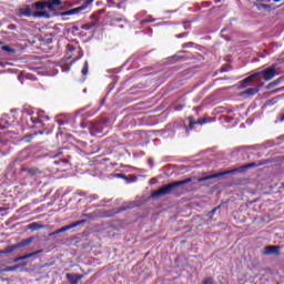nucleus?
Returning a JSON list of instances; mask_svg holds the SVG:
<instances>
[{"instance_id": "obj_1", "label": "nucleus", "mask_w": 284, "mask_h": 284, "mask_svg": "<svg viewBox=\"0 0 284 284\" xmlns=\"http://www.w3.org/2000/svg\"><path fill=\"white\" fill-rule=\"evenodd\" d=\"M62 2L61 0H44V1H37L32 3V6H24L19 8L17 11L18 17H33V19H51L52 14H57L59 12V8H61Z\"/></svg>"}, {"instance_id": "obj_2", "label": "nucleus", "mask_w": 284, "mask_h": 284, "mask_svg": "<svg viewBox=\"0 0 284 284\" xmlns=\"http://www.w3.org/2000/svg\"><path fill=\"white\" fill-rule=\"evenodd\" d=\"M21 122L27 128H43V115L32 108H26L22 110Z\"/></svg>"}, {"instance_id": "obj_3", "label": "nucleus", "mask_w": 284, "mask_h": 284, "mask_svg": "<svg viewBox=\"0 0 284 284\" xmlns=\"http://www.w3.org/2000/svg\"><path fill=\"white\" fill-rule=\"evenodd\" d=\"M258 165H261V164H256V162H252L246 165H242L240 168H235V169L226 170V171H223L220 173L202 176L197 181H199V183H205V181H211V179H219V178L225 176L227 174H234V172H246L247 170H250L252 168H258Z\"/></svg>"}, {"instance_id": "obj_4", "label": "nucleus", "mask_w": 284, "mask_h": 284, "mask_svg": "<svg viewBox=\"0 0 284 284\" xmlns=\"http://www.w3.org/2000/svg\"><path fill=\"white\" fill-rule=\"evenodd\" d=\"M191 181H192V179H186V180L169 183V184L160 187L159 190L153 191L151 193V196L153 199H156L158 196H166V194H172V192H174V190H176V187H181V185H186V183H190Z\"/></svg>"}, {"instance_id": "obj_5", "label": "nucleus", "mask_w": 284, "mask_h": 284, "mask_svg": "<svg viewBox=\"0 0 284 284\" xmlns=\"http://www.w3.org/2000/svg\"><path fill=\"white\" fill-rule=\"evenodd\" d=\"M205 123H207V118L194 120V116H187L183 120L185 132H192V130H194V125H205Z\"/></svg>"}, {"instance_id": "obj_6", "label": "nucleus", "mask_w": 284, "mask_h": 284, "mask_svg": "<svg viewBox=\"0 0 284 284\" xmlns=\"http://www.w3.org/2000/svg\"><path fill=\"white\" fill-rule=\"evenodd\" d=\"M256 74L257 81H261V79H264L265 81H272V79L278 74V72H276V64H272L270 68L256 72Z\"/></svg>"}, {"instance_id": "obj_7", "label": "nucleus", "mask_w": 284, "mask_h": 284, "mask_svg": "<svg viewBox=\"0 0 284 284\" xmlns=\"http://www.w3.org/2000/svg\"><path fill=\"white\" fill-rule=\"evenodd\" d=\"M33 239L28 237L26 240H22L20 243L7 246L4 250L0 251V254H12L14 250H19V247H27V245H30L32 243Z\"/></svg>"}, {"instance_id": "obj_8", "label": "nucleus", "mask_w": 284, "mask_h": 284, "mask_svg": "<svg viewBox=\"0 0 284 284\" xmlns=\"http://www.w3.org/2000/svg\"><path fill=\"white\" fill-rule=\"evenodd\" d=\"M91 2L92 1L88 0L84 3H82L80 7L64 11L61 13V17H72V14H81V12H84V10H88V7L90 6Z\"/></svg>"}, {"instance_id": "obj_9", "label": "nucleus", "mask_w": 284, "mask_h": 284, "mask_svg": "<svg viewBox=\"0 0 284 284\" xmlns=\"http://www.w3.org/2000/svg\"><path fill=\"white\" fill-rule=\"evenodd\" d=\"M83 223H85V220L75 221L69 225L58 229L53 234H62V232H68V230L79 227V225H83Z\"/></svg>"}, {"instance_id": "obj_10", "label": "nucleus", "mask_w": 284, "mask_h": 284, "mask_svg": "<svg viewBox=\"0 0 284 284\" xmlns=\"http://www.w3.org/2000/svg\"><path fill=\"white\" fill-rule=\"evenodd\" d=\"M264 254L266 255L274 254L275 256H278V254H281V246L278 245L265 246Z\"/></svg>"}, {"instance_id": "obj_11", "label": "nucleus", "mask_w": 284, "mask_h": 284, "mask_svg": "<svg viewBox=\"0 0 284 284\" xmlns=\"http://www.w3.org/2000/svg\"><path fill=\"white\" fill-rule=\"evenodd\" d=\"M20 172H27V174H29V176H39V174H41V171H39V169H37V168L22 166L20 169Z\"/></svg>"}, {"instance_id": "obj_12", "label": "nucleus", "mask_w": 284, "mask_h": 284, "mask_svg": "<svg viewBox=\"0 0 284 284\" xmlns=\"http://www.w3.org/2000/svg\"><path fill=\"white\" fill-rule=\"evenodd\" d=\"M81 278H83V275L72 274V273L67 274V280L69 281L70 284H79V281H81Z\"/></svg>"}, {"instance_id": "obj_13", "label": "nucleus", "mask_w": 284, "mask_h": 284, "mask_svg": "<svg viewBox=\"0 0 284 284\" xmlns=\"http://www.w3.org/2000/svg\"><path fill=\"white\" fill-rule=\"evenodd\" d=\"M40 253H41V251H37V252L29 253V254H26L22 256H18L13 260V263H19V261H26L27 258H32V256H37V254H40Z\"/></svg>"}, {"instance_id": "obj_14", "label": "nucleus", "mask_w": 284, "mask_h": 284, "mask_svg": "<svg viewBox=\"0 0 284 284\" xmlns=\"http://www.w3.org/2000/svg\"><path fill=\"white\" fill-rule=\"evenodd\" d=\"M252 81H258V74L253 73L248 75L247 78L243 79L241 81V85H245V83H252Z\"/></svg>"}, {"instance_id": "obj_15", "label": "nucleus", "mask_w": 284, "mask_h": 284, "mask_svg": "<svg viewBox=\"0 0 284 284\" xmlns=\"http://www.w3.org/2000/svg\"><path fill=\"white\" fill-rule=\"evenodd\" d=\"M243 94H248V97H254L255 94H258V88H250L246 89Z\"/></svg>"}, {"instance_id": "obj_16", "label": "nucleus", "mask_w": 284, "mask_h": 284, "mask_svg": "<svg viewBox=\"0 0 284 284\" xmlns=\"http://www.w3.org/2000/svg\"><path fill=\"white\" fill-rule=\"evenodd\" d=\"M89 70H90V65H89L88 61H84L83 68L81 70L82 75L87 77Z\"/></svg>"}, {"instance_id": "obj_17", "label": "nucleus", "mask_w": 284, "mask_h": 284, "mask_svg": "<svg viewBox=\"0 0 284 284\" xmlns=\"http://www.w3.org/2000/svg\"><path fill=\"white\" fill-rule=\"evenodd\" d=\"M2 52H8V54H14V49H12L10 45H3L1 47Z\"/></svg>"}, {"instance_id": "obj_18", "label": "nucleus", "mask_w": 284, "mask_h": 284, "mask_svg": "<svg viewBox=\"0 0 284 284\" xmlns=\"http://www.w3.org/2000/svg\"><path fill=\"white\" fill-rule=\"evenodd\" d=\"M9 125H10V122H8L6 119H1L0 120V128H1V130L8 129Z\"/></svg>"}, {"instance_id": "obj_19", "label": "nucleus", "mask_w": 284, "mask_h": 284, "mask_svg": "<svg viewBox=\"0 0 284 284\" xmlns=\"http://www.w3.org/2000/svg\"><path fill=\"white\" fill-rule=\"evenodd\" d=\"M98 22H91L82 26V30H92Z\"/></svg>"}, {"instance_id": "obj_20", "label": "nucleus", "mask_w": 284, "mask_h": 284, "mask_svg": "<svg viewBox=\"0 0 284 284\" xmlns=\"http://www.w3.org/2000/svg\"><path fill=\"white\" fill-rule=\"evenodd\" d=\"M100 14H101V11H98V12L91 14L90 19H93L97 23V21H101Z\"/></svg>"}, {"instance_id": "obj_21", "label": "nucleus", "mask_w": 284, "mask_h": 284, "mask_svg": "<svg viewBox=\"0 0 284 284\" xmlns=\"http://www.w3.org/2000/svg\"><path fill=\"white\" fill-rule=\"evenodd\" d=\"M257 10H270V8H272L270 4H256Z\"/></svg>"}, {"instance_id": "obj_22", "label": "nucleus", "mask_w": 284, "mask_h": 284, "mask_svg": "<svg viewBox=\"0 0 284 284\" xmlns=\"http://www.w3.org/2000/svg\"><path fill=\"white\" fill-rule=\"evenodd\" d=\"M116 178H118V179H123L124 181H126V183H131L130 180L126 178V175L123 174V173L116 174Z\"/></svg>"}, {"instance_id": "obj_23", "label": "nucleus", "mask_w": 284, "mask_h": 284, "mask_svg": "<svg viewBox=\"0 0 284 284\" xmlns=\"http://www.w3.org/2000/svg\"><path fill=\"white\" fill-rule=\"evenodd\" d=\"M116 178H118V179H123L124 181H126V183H131L130 180L126 178V175L123 174V173L116 174Z\"/></svg>"}, {"instance_id": "obj_24", "label": "nucleus", "mask_w": 284, "mask_h": 284, "mask_svg": "<svg viewBox=\"0 0 284 284\" xmlns=\"http://www.w3.org/2000/svg\"><path fill=\"white\" fill-rule=\"evenodd\" d=\"M202 284H214V280L212 277H206V278H204Z\"/></svg>"}, {"instance_id": "obj_25", "label": "nucleus", "mask_w": 284, "mask_h": 284, "mask_svg": "<svg viewBox=\"0 0 284 284\" xmlns=\"http://www.w3.org/2000/svg\"><path fill=\"white\" fill-rule=\"evenodd\" d=\"M67 50L68 52H74V50H77V47H74V44H68Z\"/></svg>"}, {"instance_id": "obj_26", "label": "nucleus", "mask_w": 284, "mask_h": 284, "mask_svg": "<svg viewBox=\"0 0 284 284\" xmlns=\"http://www.w3.org/2000/svg\"><path fill=\"white\" fill-rule=\"evenodd\" d=\"M19 268V265H16V266H9L6 268V272H14V270H18Z\"/></svg>"}, {"instance_id": "obj_27", "label": "nucleus", "mask_w": 284, "mask_h": 284, "mask_svg": "<svg viewBox=\"0 0 284 284\" xmlns=\"http://www.w3.org/2000/svg\"><path fill=\"white\" fill-rule=\"evenodd\" d=\"M141 23H154V19H144L141 21Z\"/></svg>"}, {"instance_id": "obj_28", "label": "nucleus", "mask_w": 284, "mask_h": 284, "mask_svg": "<svg viewBox=\"0 0 284 284\" xmlns=\"http://www.w3.org/2000/svg\"><path fill=\"white\" fill-rule=\"evenodd\" d=\"M121 21H123L122 18H114V19L112 20V23H121Z\"/></svg>"}, {"instance_id": "obj_29", "label": "nucleus", "mask_w": 284, "mask_h": 284, "mask_svg": "<svg viewBox=\"0 0 284 284\" xmlns=\"http://www.w3.org/2000/svg\"><path fill=\"white\" fill-rule=\"evenodd\" d=\"M8 30H17V24H9Z\"/></svg>"}, {"instance_id": "obj_30", "label": "nucleus", "mask_w": 284, "mask_h": 284, "mask_svg": "<svg viewBox=\"0 0 284 284\" xmlns=\"http://www.w3.org/2000/svg\"><path fill=\"white\" fill-rule=\"evenodd\" d=\"M172 59H174V61H181L183 59V57H181V55H173Z\"/></svg>"}, {"instance_id": "obj_31", "label": "nucleus", "mask_w": 284, "mask_h": 284, "mask_svg": "<svg viewBox=\"0 0 284 284\" xmlns=\"http://www.w3.org/2000/svg\"><path fill=\"white\" fill-rule=\"evenodd\" d=\"M34 227H37V223L30 224V230H34Z\"/></svg>"}, {"instance_id": "obj_32", "label": "nucleus", "mask_w": 284, "mask_h": 284, "mask_svg": "<svg viewBox=\"0 0 284 284\" xmlns=\"http://www.w3.org/2000/svg\"><path fill=\"white\" fill-rule=\"evenodd\" d=\"M274 85H278V82H272L270 83V88L274 87Z\"/></svg>"}, {"instance_id": "obj_33", "label": "nucleus", "mask_w": 284, "mask_h": 284, "mask_svg": "<svg viewBox=\"0 0 284 284\" xmlns=\"http://www.w3.org/2000/svg\"><path fill=\"white\" fill-rule=\"evenodd\" d=\"M284 122V114H282L281 116H280V123H283Z\"/></svg>"}, {"instance_id": "obj_34", "label": "nucleus", "mask_w": 284, "mask_h": 284, "mask_svg": "<svg viewBox=\"0 0 284 284\" xmlns=\"http://www.w3.org/2000/svg\"><path fill=\"white\" fill-rule=\"evenodd\" d=\"M62 70H63L64 72H70V67H67V69L63 68Z\"/></svg>"}, {"instance_id": "obj_35", "label": "nucleus", "mask_w": 284, "mask_h": 284, "mask_svg": "<svg viewBox=\"0 0 284 284\" xmlns=\"http://www.w3.org/2000/svg\"><path fill=\"white\" fill-rule=\"evenodd\" d=\"M0 156H6V152L0 151Z\"/></svg>"}, {"instance_id": "obj_36", "label": "nucleus", "mask_w": 284, "mask_h": 284, "mask_svg": "<svg viewBox=\"0 0 284 284\" xmlns=\"http://www.w3.org/2000/svg\"><path fill=\"white\" fill-rule=\"evenodd\" d=\"M216 212V207L211 211V214H214Z\"/></svg>"}, {"instance_id": "obj_37", "label": "nucleus", "mask_w": 284, "mask_h": 284, "mask_svg": "<svg viewBox=\"0 0 284 284\" xmlns=\"http://www.w3.org/2000/svg\"><path fill=\"white\" fill-rule=\"evenodd\" d=\"M206 3V6H212V2L211 1H207V2H205Z\"/></svg>"}, {"instance_id": "obj_38", "label": "nucleus", "mask_w": 284, "mask_h": 284, "mask_svg": "<svg viewBox=\"0 0 284 284\" xmlns=\"http://www.w3.org/2000/svg\"><path fill=\"white\" fill-rule=\"evenodd\" d=\"M274 1V3H278V2H281V0H273Z\"/></svg>"}, {"instance_id": "obj_39", "label": "nucleus", "mask_w": 284, "mask_h": 284, "mask_svg": "<svg viewBox=\"0 0 284 284\" xmlns=\"http://www.w3.org/2000/svg\"><path fill=\"white\" fill-rule=\"evenodd\" d=\"M215 3H221V0H214Z\"/></svg>"}, {"instance_id": "obj_40", "label": "nucleus", "mask_w": 284, "mask_h": 284, "mask_svg": "<svg viewBox=\"0 0 284 284\" xmlns=\"http://www.w3.org/2000/svg\"><path fill=\"white\" fill-rule=\"evenodd\" d=\"M123 28H125V26L121 24V26H120V29H123Z\"/></svg>"}, {"instance_id": "obj_41", "label": "nucleus", "mask_w": 284, "mask_h": 284, "mask_svg": "<svg viewBox=\"0 0 284 284\" xmlns=\"http://www.w3.org/2000/svg\"><path fill=\"white\" fill-rule=\"evenodd\" d=\"M6 209H3V207H0V212H3Z\"/></svg>"}, {"instance_id": "obj_42", "label": "nucleus", "mask_w": 284, "mask_h": 284, "mask_svg": "<svg viewBox=\"0 0 284 284\" xmlns=\"http://www.w3.org/2000/svg\"><path fill=\"white\" fill-rule=\"evenodd\" d=\"M62 163H68V160H63Z\"/></svg>"}, {"instance_id": "obj_43", "label": "nucleus", "mask_w": 284, "mask_h": 284, "mask_svg": "<svg viewBox=\"0 0 284 284\" xmlns=\"http://www.w3.org/2000/svg\"><path fill=\"white\" fill-rule=\"evenodd\" d=\"M108 3H112V0H108Z\"/></svg>"}, {"instance_id": "obj_44", "label": "nucleus", "mask_w": 284, "mask_h": 284, "mask_svg": "<svg viewBox=\"0 0 284 284\" xmlns=\"http://www.w3.org/2000/svg\"><path fill=\"white\" fill-rule=\"evenodd\" d=\"M54 163H55V165H58V164H59V162H58V161H54Z\"/></svg>"}, {"instance_id": "obj_45", "label": "nucleus", "mask_w": 284, "mask_h": 284, "mask_svg": "<svg viewBox=\"0 0 284 284\" xmlns=\"http://www.w3.org/2000/svg\"><path fill=\"white\" fill-rule=\"evenodd\" d=\"M3 42L0 41V45L2 44Z\"/></svg>"}, {"instance_id": "obj_46", "label": "nucleus", "mask_w": 284, "mask_h": 284, "mask_svg": "<svg viewBox=\"0 0 284 284\" xmlns=\"http://www.w3.org/2000/svg\"><path fill=\"white\" fill-rule=\"evenodd\" d=\"M22 265H26V263H22Z\"/></svg>"}, {"instance_id": "obj_47", "label": "nucleus", "mask_w": 284, "mask_h": 284, "mask_svg": "<svg viewBox=\"0 0 284 284\" xmlns=\"http://www.w3.org/2000/svg\"><path fill=\"white\" fill-rule=\"evenodd\" d=\"M257 1H263V0H257Z\"/></svg>"}]
</instances>
